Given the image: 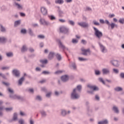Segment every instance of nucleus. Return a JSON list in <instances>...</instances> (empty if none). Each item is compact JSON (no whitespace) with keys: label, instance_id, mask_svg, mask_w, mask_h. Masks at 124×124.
I'll list each match as a JSON object with an SVG mask.
<instances>
[{"label":"nucleus","instance_id":"obj_47","mask_svg":"<svg viewBox=\"0 0 124 124\" xmlns=\"http://www.w3.org/2000/svg\"><path fill=\"white\" fill-rule=\"evenodd\" d=\"M51 94H52V93L49 92L48 93L46 94V97H50V96H51Z\"/></svg>","mask_w":124,"mask_h":124},{"label":"nucleus","instance_id":"obj_28","mask_svg":"<svg viewBox=\"0 0 124 124\" xmlns=\"http://www.w3.org/2000/svg\"><path fill=\"white\" fill-rule=\"evenodd\" d=\"M27 50L28 48H27V46H23L22 48H21V52H26V51H27Z\"/></svg>","mask_w":124,"mask_h":124},{"label":"nucleus","instance_id":"obj_55","mask_svg":"<svg viewBox=\"0 0 124 124\" xmlns=\"http://www.w3.org/2000/svg\"><path fill=\"white\" fill-rule=\"evenodd\" d=\"M105 23L107 24V25L110 26V22L108 20H106Z\"/></svg>","mask_w":124,"mask_h":124},{"label":"nucleus","instance_id":"obj_25","mask_svg":"<svg viewBox=\"0 0 124 124\" xmlns=\"http://www.w3.org/2000/svg\"><path fill=\"white\" fill-rule=\"evenodd\" d=\"M56 57L58 61H61L62 60V55L61 54L57 53L56 55Z\"/></svg>","mask_w":124,"mask_h":124},{"label":"nucleus","instance_id":"obj_62","mask_svg":"<svg viewBox=\"0 0 124 124\" xmlns=\"http://www.w3.org/2000/svg\"><path fill=\"white\" fill-rule=\"evenodd\" d=\"M29 51H30V52H34V49H33V48H29Z\"/></svg>","mask_w":124,"mask_h":124},{"label":"nucleus","instance_id":"obj_44","mask_svg":"<svg viewBox=\"0 0 124 124\" xmlns=\"http://www.w3.org/2000/svg\"><path fill=\"white\" fill-rule=\"evenodd\" d=\"M42 74H45V75H46V74H50V72L47 71H44L42 72Z\"/></svg>","mask_w":124,"mask_h":124},{"label":"nucleus","instance_id":"obj_32","mask_svg":"<svg viewBox=\"0 0 124 124\" xmlns=\"http://www.w3.org/2000/svg\"><path fill=\"white\" fill-rule=\"evenodd\" d=\"M61 114L62 116H65L66 115V111L62 109Z\"/></svg>","mask_w":124,"mask_h":124},{"label":"nucleus","instance_id":"obj_19","mask_svg":"<svg viewBox=\"0 0 124 124\" xmlns=\"http://www.w3.org/2000/svg\"><path fill=\"white\" fill-rule=\"evenodd\" d=\"M109 26H110L111 30H113L115 27V28H118V25L114 23H112L111 24H110Z\"/></svg>","mask_w":124,"mask_h":124},{"label":"nucleus","instance_id":"obj_10","mask_svg":"<svg viewBox=\"0 0 124 124\" xmlns=\"http://www.w3.org/2000/svg\"><path fill=\"white\" fill-rule=\"evenodd\" d=\"M112 65L115 66V67H118L120 66V64H119V62L117 60H113L111 62Z\"/></svg>","mask_w":124,"mask_h":124},{"label":"nucleus","instance_id":"obj_41","mask_svg":"<svg viewBox=\"0 0 124 124\" xmlns=\"http://www.w3.org/2000/svg\"><path fill=\"white\" fill-rule=\"evenodd\" d=\"M3 85L6 86V87H8L10 84L8 82H2Z\"/></svg>","mask_w":124,"mask_h":124},{"label":"nucleus","instance_id":"obj_14","mask_svg":"<svg viewBox=\"0 0 124 124\" xmlns=\"http://www.w3.org/2000/svg\"><path fill=\"white\" fill-rule=\"evenodd\" d=\"M68 79L69 78L66 75L63 76L61 77V80H62V82H66V81H68Z\"/></svg>","mask_w":124,"mask_h":124},{"label":"nucleus","instance_id":"obj_56","mask_svg":"<svg viewBox=\"0 0 124 124\" xmlns=\"http://www.w3.org/2000/svg\"><path fill=\"white\" fill-rule=\"evenodd\" d=\"M81 43H82V44H87V41H86V40H81Z\"/></svg>","mask_w":124,"mask_h":124},{"label":"nucleus","instance_id":"obj_59","mask_svg":"<svg viewBox=\"0 0 124 124\" xmlns=\"http://www.w3.org/2000/svg\"><path fill=\"white\" fill-rule=\"evenodd\" d=\"M120 77L124 79V73H121L120 74Z\"/></svg>","mask_w":124,"mask_h":124},{"label":"nucleus","instance_id":"obj_12","mask_svg":"<svg viewBox=\"0 0 124 124\" xmlns=\"http://www.w3.org/2000/svg\"><path fill=\"white\" fill-rule=\"evenodd\" d=\"M88 87L89 88V89H91V90H93V91H98V88L95 86L88 85Z\"/></svg>","mask_w":124,"mask_h":124},{"label":"nucleus","instance_id":"obj_51","mask_svg":"<svg viewBox=\"0 0 124 124\" xmlns=\"http://www.w3.org/2000/svg\"><path fill=\"white\" fill-rule=\"evenodd\" d=\"M18 123L20 124H24V120L23 119H20L19 120Z\"/></svg>","mask_w":124,"mask_h":124},{"label":"nucleus","instance_id":"obj_50","mask_svg":"<svg viewBox=\"0 0 124 124\" xmlns=\"http://www.w3.org/2000/svg\"><path fill=\"white\" fill-rule=\"evenodd\" d=\"M72 65V67L73 68V69H76L77 67H76V64H75V63H73Z\"/></svg>","mask_w":124,"mask_h":124},{"label":"nucleus","instance_id":"obj_40","mask_svg":"<svg viewBox=\"0 0 124 124\" xmlns=\"http://www.w3.org/2000/svg\"><path fill=\"white\" fill-rule=\"evenodd\" d=\"M95 75H100V71L97 70H95Z\"/></svg>","mask_w":124,"mask_h":124},{"label":"nucleus","instance_id":"obj_53","mask_svg":"<svg viewBox=\"0 0 124 124\" xmlns=\"http://www.w3.org/2000/svg\"><path fill=\"white\" fill-rule=\"evenodd\" d=\"M119 23H120L121 24H124V19H120L119 20Z\"/></svg>","mask_w":124,"mask_h":124},{"label":"nucleus","instance_id":"obj_30","mask_svg":"<svg viewBox=\"0 0 124 124\" xmlns=\"http://www.w3.org/2000/svg\"><path fill=\"white\" fill-rule=\"evenodd\" d=\"M5 110L6 111V112H10L13 110V108H5Z\"/></svg>","mask_w":124,"mask_h":124},{"label":"nucleus","instance_id":"obj_34","mask_svg":"<svg viewBox=\"0 0 124 124\" xmlns=\"http://www.w3.org/2000/svg\"><path fill=\"white\" fill-rule=\"evenodd\" d=\"M59 15L60 17H62V15H63V12H62V11L59 10Z\"/></svg>","mask_w":124,"mask_h":124},{"label":"nucleus","instance_id":"obj_26","mask_svg":"<svg viewBox=\"0 0 124 124\" xmlns=\"http://www.w3.org/2000/svg\"><path fill=\"white\" fill-rule=\"evenodd\" d=\"M16 6L17 8L18 9H23V6L18 3H15Z\"/></svg>","mask_w":124,"mask_h":124},{"label":"nucleus","instance_id":"obj_27","mask_svg":"<svg viewBox=\"0 0 124 124\" xmlns=\"http://www.w3.org/2000/svg\"><path fill=\"white\" fill-rule=\"evenodd\" d=\"M40 113L42 117H46V116L47 115V114H46V112H45V111L44 110H41Z\"/></svg>","mask_w":124,"mask_h":124},{"label":"nucleus","instance_id":"obj_38","mask_svg":"<svg viewBox=\"0 0 124 124\" xmlns=\"http://www.w3.org/2000/svg\"><path fill=\"white\" fill-rule=\"evenodd\" d=\"M16 120H17V114L16 113H14L13 121H16Z\"/></svg>","mask_w":124,"mask_h":124},{"label":"nucleus","instance_id":"obj_39","mask_svg":"<svg viewBox=\"0 0 124 124\" xmlns=\"http://www.w3.org/2000/svg\"><path fill=\"white\" fill-rule=\"evenodd\" d=\"M7 91L9 92V93H14L13 90L11 89L10 88H8Z\"/></svg>","mask_w":124,"mask_h":124},{"label":"nucleus","instance_id":"obj_5","mask_svg":"<svg viewBox=\"0 0 124 124\" xmlns=\"http://www.w3.org/2000/svg\"><path fill=\"white\" fill-rule=\"evenodd\" d=\"M98 44L99 45L101 52L102 53H106V52H107V49H106L105 46H103V45L100 43V42H99Z\"/></svg>","mask_w":124,"mask_h":124},{"label":"nucleus","instance_id":"obj_11","mask_svg":"<svg viewBox=\"0 0 124 124\" xmlns=\"http://www.w3.org/2000/svg\"><path fill=\"white\" fill-rule=\"evenodd\" d=\"M13 74L16 76V77H19L20 76V72L17 70H13Z\"/></svg>","mask_w":124,"mask_h":124},{"label":"nucleus","instance_id":"obj_29","mask_svg":"<svg viewBox=\"0 0 124 124\" xmlns=\"http://www.w3.org/2000/svg\"><path fill=\"white\" fill-rule=\"evenodd\" d=\"M0 28H1V31L2 32H5L6 31V30L5 29V28L2 26V25H0Z\"/></svg>","mask_w":124,"mask_h":124},{"label":"nucleus","instance_id":"obj_33","mask_svg":"<svg viewBox=\"0 0 124 124\" xmlns=\"http://www.w3.org/2000/svg\"><path fill=\"white\" fill-rule=\"evenodd\" d=\"M48 16L50 20H56V17L53 16Z\"/></svg>","mask_w":124,"mask_h":124},{"label":"nucleus","instance_id":"obj_3","mask_svg":"<svg viewBox=\"0 0 124 124\" xmlns=\"http://www.w3.org/2000/svg\"><path fill=\"white\" fill-rule=\"evenodd\" d=\"M81 51V55H83V56H88V54L91 55V50L90 48H88L87 49H85V47H81L80 49Z\"/></svg>","mask_w":124,"mask_h":124},{"label":"nucleus","instance_id":"obj_6","mask_svg":"<svg viewBox=\"0 0 124 124\" xmlns=\"http://www.w3.org/2000/svg\"><path fill=\"white\" fill-rule=\"evenodd\" d=\"M9 96L11 98H13V99H22V97L17 94H13L12 93L10 94Z\"/></svg>","mask_w":124,"mask_h":124},{"label":"nucleus","instance_id":"obj_24","mask_svg":"<svg viewBox=\"0 0 124 124\" xmlns=\"http://www.w3.org/2000/svg\"><path fill=\"white\" fill-rule=\"evenodd\" d=\"M63 2V0H55V3H57L58 4H62Z\"/></svg>","mask_w":124,"mask_h":124},{"label":"nucleus","instance_id":"obj_23","mask_svg":"<svg viewBox=\"0 0 124 124\" xmlns=\"http://www.w3.org/2000/svg\"><path fill=\"white\" fill-rule=\"evenodd\" d=\"M115 92H122L123 91V88L122 87H117L114 88Z\"/></svg>","mask_w":124,"mask_h":124},{"label":"nucleus","instance_id":"obj_4","mask_svg":"<svg viewBox=\"0 0 124 124\" xmlns=\"http://www.w3.org/2000/svg\"><path fill=\"white\" fill-rule=\"evenodd\" d=\"M60 32H62V33H65L66 34H68V33H69V30L68 29L64 27L60 28Z\"/></svg>","mask_w":124,"mask_h":124},{"label":"nucleus","instance_id":"obj_45","mask_svg":"<svg viewBox=\"0 0 124 124\" xmlns=\"http://www.w3.org/2000/svg\"><path fill=\"white\" fill-rule=\"evenodd\" d=\"M29 33L30 34V35H33V33L32 32V30H31V29H29Z\"/></svg>","mask_w":124,"mask_h":124},{"label":"nucleus","instance_id":"obj_15","mask_svg":"<svg viewBox=\"0 0 124 124\" xmlns=\"http://www.w3.org/2000/svg\"><path fill=\"white\" fill-rule=\"evenodd\" d=\"M54 56H55V53L50 52L48 56V60H52L54 58Z\"/></svg>","mask_w":124,"mask_h":124},{"label":"nucleus","instance_id":"obj_9","mask_svg":"<svg viewBox=\"0 0 124 124\" xmlns=\"http://www.w3.org/2000/svg\"><path fill=\"white\" fill-rule=\"evenodd\" d=\"M40 22L42 24V25H45V26H49V25H50V23L48 21H45V19H44L41 18Z\"/></svg>","mask_w":124,"mask_h":124},{"label":"nucleus","instance_id":"obj_46","mask_svg":"<svg viewBox=\"0 0 124 124\" xmlns=\"http://www.w3.org/2000/svg\"><path fill=\"white\" fill-rule=\"evenodd\" d=\"M93 25L95 26H99V23L96 22V21H93Z\"/></svg>","mask_w":124,"mask_h":124},{"label":"nucleus","instance_id":"obj_58","mask_svg":"<svg viewBox=\"0 0 124 124\" xmlns=\"http://www.w3.org/2000/svg\"><path fill=\"white\" fill-rule=\"evenodd\" d=\"M59 21L61 22V23H64L65 22V20L62 19H60Z\"/></svg>","mask_w":124,"mask_h":124},{"label":"nucleus","instance_id":"obj_13","mask_svg":"<svg viewBox=\"0 0 124 124\" xmlns=\"http://www.w3.org/2000/svg\"><path fill=\"white\" fill-rule=\"evenodd\" d=\"M59 48H62V50H63L66 49V47H65V46L63 45V44H62V42H61V41H59Z\"/></svg>","mask_w":124,"mask_h":124},{"label":"nucleus","instance_id":"obj_49","mask_svg":"<svg viewBox=\"0 0 124 124\" xmlns=\"http://www.w3.org/2000/svg\"><path fill=\"white\" fill-rule=\"evenodd\" d=\"M36 99L37 100H41V97L40 96H39V95H38V96H37L36 97Z\"/></svg>","mask_w":124,"mask_h":124},{"label":"nucleus","instance_id":"obj_35","mask_svg":"<svg viewBox=\"0 0 124 124\" xmlns=\"http://www.w3.org/2000/svg\"><path fill=\"white\" fill-rule=\"evenodd\" d=\"M68 23L70 25H71V26H74V25H75V23L72 20H69Z\"/></svg>","mask_w":124,"mask_h":124},{"label":"nucleus","instance_id":"obj_48","mask_svg":"<svg viewBox=\"0 0 124 124\" xmlns=\"http://www.w3.org/2000/svg\"><path fill=\"white\" fill-rule=\"evenodd\" d=\"M113 72H114V73H116V74H118V73H119V70L117 69H113Z\"/></svg>","mask_w":124,"mask_h":124},{"label":"nucleus","instance_id":"obj_17","mask_svg":"<svg viewBox=\"0 0 124 124\" xmlns=\"http://www.w3.org/2000/svg\"><path fill=\"white\" fill-rule=\"evenodd\" d=\"M6 39L4 37H0V43H5Z\"/></svg>","mask_w":124,"mask_h":124},{"label":"nucleus","instance_id":"obj_37","mask_svg":"<svg viewBox=\"0 0 124 124\" xmlns=\"http://www.w3.org/2000/svg\"><path fill=\"white\" fill-rule=\"evenodd\" d=\"M78 60H79V61H80V62H83L84 61H88V59H85V58H83L82 57H79L78 58Z\"/></svg>","mask_w":124,"mask_h":124},{"label":"nucleus","instance_id":"obj_22","mask_svg":"<svg viewBox=\"0 0 124 124\" xmlns=\"http://www.w3.org/2000/svg\"><path fill=\"white\" fill-rule=\"evenodd\" d=\"M108 124V121L107 120L100 121L98 123V124Z\"/></svg>","mask_w":124,"mask_h":124},{"label":"nucleus","instance_id":"obj_8","mask_svg":"<svg viewBox=\"0 0 124 124\" xmlns=\"http://www.w3.org/2000/svg\"><path fill=\"white\" fill-rule=\"evenodd\" d=\"M41 12L43 14V15L44 16L47 15V13H48L47 9H46V8L44 7H42L41 8Z\"/></svg>","mask_w":124,"mask_h":124},{"label":"nucleus","instance_id":"obj_21","mask_svg":"<svg viewBox=\"0 0 124 124\" xmlns=\"http://www.w3.org/2000/svg\"><path fill=\"white\" fill-rule=\"evenodd\" d=\"M40 62V63H42L43 64H46V63L48 62V60H47V59L41 60Z\"/></svg>","mask_w":124,"mask_h":124},{"label":"nucleus","instance_id":"obj_52","mask_svg":"<svg viewBox=\"0 0 124 124\" xmlns=\"http://www.w3.org/2000/svg\"><path fill=\"white\" fill-rule=\"evenodd\" d=\"M38 37L39 38H41V39H43V38H45V36H44V35H39L38 36Z\"/></svg>","mask_w":124,"mask_h":124},{"label":"nucleus","instance_id":"obj_7","mask_svg":"<svg viewBox=\"0 0 124 124\" xmlns=\"http://www.w3.org/2000/svg\"><path fill=\"white\" fill-rule=\"evenodd\" d=\"M78 25L82 27V28H89V23L85 22H79Z\"/></svg>","mask_w":124,"mask_h":124},{"label":"nucleus","instance_id":"obj_31","mask_svg":"<svg viewBox=\"0 0 124 124\" xmlns=\"http://www.w3.org/2000/svg\"><path fill=\"white\" fill-rule=\"evenodd\" d=\"M21 24V20H17L15 22V26H18Z\"/></svg>","mask_w":124,"mask_h":124},{"label":"nucleus","instance_id":"obj_1","mask_svg":"<svg viewBox=\"0 0 124 124\" xmlns=\"http://www.w3.org/2000/svg\"><path fill=\"white\" fill-rule=\"evenodd\" d=\"M81 90H82V86L78 85L77 87V89H74L73 90V92L71 93V98L73 99H78L79 97H80V95L77 93L78 92H81Z\"/></svg>","mask_w":124,"mask_h":124},{"label":"nucleus","instance_id":"obj_57","mask_svg":"<svg viewBox=\"0 0 124 124\" xmlns=\"http://www.w3.org/2000/svg\"><path fill=\"white\" fill-rule=\"evenodd\" d=\"M62 71H57L55 72V74H60V73H62Z\"/></svg>","mask_w":124,"mask_h":124},{"label":"nucleus","instance_id":"obj_64","mask_svg":"<svg viewBox=\"0 0 124 124\" xmlns=\"http://www.w3.org/2000/svg\"><path fill=\"white\" fill-rule=\"evenodd\" d=\"M29 92H30V93H33V89H30L29 90Z\"/></svg>","mask_w":124,"mask_h":124},{"label":"nucleus","instance_id":"obj_20","mask_svg":"<svg viewBox=\"0 0 124 124\" xmlns=\"http://www.w3.org/2000/svg\"><path fill=\"white\" fill-rule=\"evenodd\" d=\"M112 109L115 112V113H116V114H119V108H118L117 107L113 106Z\"/></svg>","mask_w":124,"mask_h":124},{"label":"nucleus","instance_id":"obj_60","mask_svg":"<svg viewBox=\"0 0 124 124\" xmlns=\"http://www.w3.org/2000/svg\"><path fill=\"white\" fill-rule=\"evenodd\" d=\"M99 21L101 24H104V23H105V21H104V20L103 19H100Z\"/></svg>","mask_w":124,"mask_h":124},{"label":"nucleus","instance_id":"obj_61","mask_svg":"<svg viewBox=\"0 0 124 124\" xmlns=\"http://www.w3.org/2000/svg\"><path fill=\"white\" fill-rule=\"evenodd\" d=\"M114 16H115V15L112 14V15H109L108 16V17H109V18H113Z\"/></svg>","mask_w":124,"mask_h":124},{"label":"nucleus","instance_id":"obj_54","mask_svg":"<svg viewBox=\"0 0 124 124\" xmlns=\"http://www.w3.org/2000/svg\"><path fill=\"white\" fill-rule=\"evenodd\" d=\"M72 42L73 43H78V40H76V39H73L72 40Z\"/></svg>","mask_w":124,"mask_h":124},{"label":"nucleus","instance_id":"obj_42","mask_svg":"<svg viewBox=\"0 0 124 124\" xmlns=\"http://www.w3.org/2000/svg\"><path fill=\"white\" fill-rule=\"evenodd\" d=\"M21 33H23V34H25L27 33V30L26 29H22L21 31Z\"/></svg>","mask_w":124,"mask_h":124},{"label":"nucleus","instance_id":"obj_36","mask_svg":"<svg viewBox=\"0 0 124 124\" xmlns=\"http://www.w3.org/2000/svg\"><path fill=\"white\" fill-rule=\"evenodd\" d=\"M99 80L100 81V82L102 83L104 85H105V81H104V80H103V78H99Z\"/></svg>","mask_w":124,"mask_h":124},{"label":"nucleus","instance_id":"obj_18","mask_svg":"<svg viewBox=\"0 0 124 124\" xmlns=\"http://www.w3.org/2000/svg\"><path fill=\"white\" fill-rule=\"evenodd\" d=\"M24 80H25V77H22L19 80H18V85H22L23 84V82L24 81Z\"/></svg>","mask_w":124,"mask_h":124},{"label":"nucleus","instance_id":"obj_16","mask_svg":"<svg viewBox=\"0 0 124 124\" xmlns=\"http://www.w3.org/2000/svg\"><path fill=\"white\" fill-rule=\"evenodd\" d=\"M102 72L103 74L107 75L110 73V70H109L107 68H104L102 69Z\"/></svg>","mask_w":124,"mask_h":124},{"label":"nucleus","instance_id":"obj_63","mask_svg":"<svg viewBox=\"0 0 124 124\" xmlns=\"http://www.w3.org/2000/svg\"><path fill=\"white\" fill-rule=\"evenodd\" d=\"M32 27H38V25L37 24H36V23H35V24H32Z\"/></svg>","mask_w":124,"mask_h":124},{"label":"nucleus","instance_id":"obj_43","mask_svg":"<svg viewBox=\"0 0 124 124\" xmlns=\"http://www.w3.org/2000/svg\"><path fill=\"white\" fill-rule=\"evenodd\" d=\"M7 57H12L13 56V53L11 52L7 53L6 54Z\"/></svg>","mask_w":124,"mask_h":124},{"label":"nucleus","instance_id":"obj_2","mask_svg":"<svg viewBox=\"0 0 124 124\" xmlns=\"http://www.w3.org/2000/svg\"><path fill=\"white\" fill-rule=\"evenodd\" d=\"M93 29L94 31V35L97 37V38H98V39H100L102 36H103V33H102V32L100 31L97 28L95 27H93Z\"/></svg>","mask_w":124,"mask_h":124}]
</instances>
